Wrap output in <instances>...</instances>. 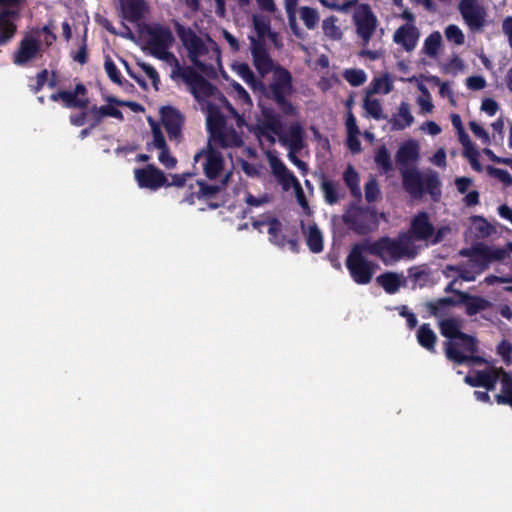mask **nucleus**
I'll return each mask as SVG.
<instances>
[{
    "label": "nucleus",
    "mask_w": 512,
    "mask_h": 512,
    "mask_svg": "<svg viewBox=\"0 0 512 512\" xmlns=\"http://www.w3.org/2000/svg\"><path fill=\"white\" fill-rule=\"evenodd\" d=\"M158 159L159 162L167 169H172L177 164V159L171 155L168 147L160 149Z\"/></svg>",
    "instance_id": "nucleus-57"
},
{
    "label": "nucleus",
    "mask_w": 512,
    "mask_h": 512,
    "mask_svg": "<svg viewBox=\"0 0 512 512\" xmlns=\"http://www.w3.org/2000/svg\"><path fill=\"white\" fill-rule=\"evenodd\" d=\"M419 157V147L414 141H408L402 144L396 153V162L401 169L407 168L409 163L414 162Z\"/></svg>",
    "instance_id": "nucleus-26"
},
{
    "label": "nucleus",
    "mask_w": 512,
    "mask_h": 512,
    "mask_svg": "<svg viewBox=\"0 0 512 512\" xmlns=\"http://www.w3.org/2000/svg\"><path fill=\"white\" fill-rule=\"evenodd\" d=\"M473 224L475 230L481 237H487L491 233V225L487 222V220L482 216H474Z\"/></svg>",
    "instance_id": "nucleus-54"
},
{
    "label": "nucleus",
    "mask_w": 512,
    "mask_h": 512,
    "mask_svg": "<svg viewBox=\"0 0 512 512\" xmlns=\"http://www.w3.org/2000/svg\"><path fill=\"white\" fill-rule=\"evenodd\" d=\"M259 136L274 142L273 135H277L283 143H288L290 152L297 153L303 148V128L299 122L290 124L287 132H284V124L279 113L272 108L262 109V120L256 126Z\"/></svg>",
    "instance_id": "nucleus-2"
},
{
    "label": "nucleus",
    "mask_w": 512,
    "mask_h": 512,
    "mask_svg": "<svg viewBox=\"0 0 512 512\" xmlns=\"http://www.w3.org/2000/svg\"><path fill=\"white\" fill-rule=\"evenodd\" d=\"M253 65L261 77L274 72L276 65L268 53L263 39L250 37Z\"/></svg>",
    "instance_id": "nucleus-17"
},
{
    "label": "nucleus",
    "mask_w": 512,
    "mask_h": 512,
    "mask_svg": "<svg viewBox=\"0 0 512 512\" xmlns=\"http://www.w3.org/2000/svg\"><path fill=\"white\" fill-rule=\"evenodd\" d=\"M477 257L481 258L485 263L492 261H502L508 256L507 250L503 248H490L486 245H478L474 247Z\"/></svg>",
    "instance_id": "nucleus-32"
},
{
    "label": "nucleus",
    "mask_w": 512,
    "mask_h": 512,
    "mask_svg": "<svg viewBox=\"0 0 512 512\" xmlns=\"http://www.w3.org/2000/svg\"><path fill=\"white\" fill-rule=\"evenodd\" d=\"M419 345L430 352H435L437 336L427 323L422 324L417 331Z\"/></svg>",
    "instance_id": "nucleus-33"
},
{
    "label": "nucleus",
    "mask_w": 512,
    "mask_h": 512,
    "mask_svg": "<svg viewBox=\"0 0 512 512\" xmlns=\"http://www.w3.org/2000/svg\"><path fill=\"white\" fill-rule=\"evenodd\" d=\"M455 306H457V299L452 297H443L426 303L428 312L436 318L447 316L450 308Z\"/></svg>",
    "instance_id": "nucleus-29"
},
{
    "label": "nucleus",
    "mask_w": 512,
    "mask_h": 512,
    "mask_svg": "<svg viewBox=\"0 0 512 512\" xmlns=\"http://www.w3.org/2000/svg\"><path fill=\"white\" fill-rule=\"evenodd\" d=\"M18 17L15 10L6 9L0 12V46L7 44L15 35L17 26L12 19Z\"/></svg>",
    "instance_id": "nucleus-22"
},
{
    "label": "nucleus",
    "mask_w": 512,
    "mask_h": 512,
    "mask_svg": "<svg viewBox=\"0 0 512 512\" xmlns=\"http://www.w3.org/2000/svg\"><path fill=\"white\" fill-rule=\"evenodd\" d=\"M435 232V226L430 221V216L427 212H418L410 221L408 231H403L408 237V243L414 241H429Z\"/></svg>",
    "instance_id": "nucleus-13"
},
{
    "label": "nucleus",
    "mask_w": 512,
    "mask_h": 512,
    "mask_svg": "<svg viewBox=\"0 0 512 512\" xmlns=\"http://www.w3.org/2000/svg\"><path fill=\"white\" fill-rule=\"evenodd\" d=\"M364 253H367L364 242L355 243L352 245L345 262L351 278L359 285L369 284L377 268V265L368 260Z\"/></svg>",
    "instance_id": "nucleus-7"
},
{
    "label": "nucleus",
    "mask_w": 512,
    "mask_h": 512,
    "mask_svg": "<svg viewBox=\"0 0 512 512\" xmlns=\"http://www.w3.org/2000/svg\"><path fill=\"white\" fill-rule=\"evenodd\" d=\"M98 112L100 115L98 119L94 120V125H99L104 117H113L121 121L124 119L123 113L112 105L100 106Z\"/></svg>",
    "instance_id": "nucleus-47"
},
{
    "label": "nucleus",
    "mask_w": 512,
    "mask_h": 512,
    "mask_svg": "<svg viewBox=\"0 0 512 512\" xmlns=\"http://www.w3.org/2000/svg\"><path fill=\"white\" fill-rule=\"evenodd\" d=\"M499 109L498 103L492 98H485L481 104V110L489 116H494Z\"/></svg>",
    "instance_id": "nucleus-63"
},
{
    "label": "nucleus",
    "mask_w": 512,
    "mask_h": 512,
    "mask_svg": "<svg viewBox=\"0 0 512 512\" xmlns=\"http://www.w3.org/2000/svg\"><path fill=\"white\" fill-rule=\"evenodd\" d=\"M123 18L129 22L142 19L146 8L144 0H119Z\"/></svg>",
    "instance_id": "nucleus-25"
},
{
    "label": "nucleus",
    "mask_w": 512,
    "mask_h": 512,
    "mask_svg": "<svg viewBox=\"0 0 512 512\" xmlns=\"http://www.w3.org/2000/svg\"><path fill=\"white\" fill-rule=\"evenodd\" d=\"M342 220L349 230L364 236L375 231L379 226L377 212L374 208L350 203L342 215Z\"/></svg>",
    "instance_id": "nucleus-8"
},
{
    "label": "nucleus",
    "mask_w": 512,
    "mask_h": 512,
    "mask_svg": "<svg viewBox=\"0 0 512 512\" xmlns=\"http://www.w3.org/2000/svg\"><path fill=\"white\" fill-rule=\"evenodd\" d=\"M236 71L246 84L255 87L258 83H260L247 63L238 64Z\"/></svg>",
    "instance_id": "nucleus-46"
},
{
    "label": "nucleus",
    "mask_w": 512,
    "mask_h": 512,
    "mask_svg": "<svg viewBox=\"0 0 512 512\" xmlns=\"http://www.w3.org/2000/svg\"><path fill=\"white\" fill-rule=\"evenodd\" d=\"M152 136H153V146L155 148L160 150V149L168 147L163 132L161 131L159 126H157L156 124L152 125Z\"/></svg>",
    "instance_id": "nucleus-59"
},
{
    "label": "nucleus",
    "mask_w": 512,
    "mask_h": 512,
    "mask_svg": "<svg viewBox=\"0 0 512 512\" xmlns=\"http://www.w3.org/2000/svg\"><path fill=\"white\" fill-rule=\"evenodd\" d=\"M470 130L473 132V134L481 139L483 144H488L490 142V137L488 132L477 122L470 121L469 122Z\"/></svg>",
    "instance_id": "nucleus-58"
},
{
    "label": "nucleus",
    "mask_w": 512,
    "mask_h": 512,
    "mask_svg": "<svg viewBox=\"0 0 512 512\" xmlns=\"http://www.w3.org/2000/svg\"><path fill=\"white\" fill-rule=\"evenodd\" d=\"M393 130H404L411 126L414 122V117L410 112V105L406 101H402L398 107L397 113L393 114L389 121Z\"/></svg>",
    "instance_id": "nucleus-27"
},
{
    "label": "nucleus",
    "mask_w": 512,
    "mask_h": 512,
    "mask_svg": "<svg viewBox=\"0 0 512 512\" xmlns=\"http://www.w3.org/2000/svg\"><path fill=\"white\" fill-rule=\"evenodd\" d=\"M160 112L161 120L169 139L179 141L182 136L183 115L172 106H164Z\"/></svg>",
    "instance_id": "nucleus-19"
},
{
    "label": "nucleus",
    "mask_w": 512,
    "mask_h": 512,
    "mask_svg": "<svg viewBox=\"0 0 512 512\" xmlns=\"http://www.w3.org/2000/svg\"><path fill=\"white\" fill-rule=\"evenodd\" d=\"M393 84L388 75L381 78H376L372 82V89L368 93H380L388 94L392 91Z\"/></svg>",
    "instance_id": "nucleus-48"
},
{
    "label": "nucleus",
    "mask_w": 512,
    "mask_h": 512,
    "mask_svg": "<svg viewBox=\"0 0 512 512\" xmlns=\"http://www.w3.org/2000/svg\"><path fill=\"white\" fill-rule=\"evenodd\" d=\"M273 173L282 184L284 189H289L291 186L294 188L300 183L296 176L284 165L283 162L277 160L272 163Z\"/></svg>",
    "instance_id": "nucleus-31"
},
{
    "label": "nucleus",
    "mask_w": 512,
    "mask_h": 512,
    "mask_svg": "<svg viewBox=\"0 0 512 512\" xmlns=\"http://www.w3.org/2000/svg\"><path fill=\"white\" fill-rule=\"evenodd\" d=\"M377 282L388 294H395L400 289L401 277L394 272H385L377 277Z\"/></svg>",
    "instance_id": "nucleus-36"
},
{
    "label": "nucleus",
    "mask_w": 512,
    "mask_h": 512,
    "mask_svg": "<svg viewBox=\"0 0 512 512\" xmlns=\"http://www.w3.org/2000/svg\"><path fill=\"white\" fill-rule=\"evenodd\" d=\"M419 38V31L414 25H402L394 33L393 40L395 43L403 46L410 52L416 45Z\"/></svg>",
    "instance_id": "nucleus-21"
},
{
    "label": "nucleus",
    "mask_w": 512,
    "mask_h": 512,
    "mask_svg": "<svg viewBox=\"0 0 512 512\" xmlns=\"http://www.w3.org/2000/svg\"><path fill=\"white\" fill-rule=\"evenodd\" d=\"M501 382V393L495 395V401L499 405H509L512 408V375L503 368H490L475 371L466 375L464 381L471 387H483L487 391H493L497 382Z\"/></svg>",
    "instance_id": "nucleus-4"
},
{
    "label": "nucleus",
    "mask_w": 512,
    "mask_h": 512,
    "mask_svg": "<svg viewBox=\"0 0 512 512\" xmlns=\"http://www.w3.org/2000/svg\"><path fill=\"white\" fill-rule=\"evenodd\" d=\"M145 33L147 35V48L149 53L159 60H173L176 69L173 70L171 77H181L182 80L189 85L190 92L195 98H199V93L206 95L212 89L211 83L199 74L193 67H180L177 58L169 49L175 42L171 29L159 23L146 25Z\"/></svg>",
    "instance_id": "nucleus-1"
},
{
    "label": "nucleus",
    "mask_w": 512,
    "mask_h": 512,
    "mask_svg": "<svg viewBox=\"0 0 512 512\" xmlns=\"http://www.w3.org/2000/svg\"><path fill=\"white\" fill-rule=\"evenodd\" d=\"M306 244L312 253H320L323 251V236L316 224L308 227Z\"/></svg>",
    "instance_id": "nucleus-38"
},
{
    "label": "nucleus",
    "mask_w": 512,
    "mask_h": 512,
    "mask_svg": "<svg viewBox=\"0 0 512 512\" xmlns=\"http://www.w3.org/2000/svg\"><path fill=\"white\" fill-rule=\"evenodd\" d=\"M139 66L147 75V77L152 81V85L155 88V90H158V86L160 84V77L157 70L152 65L145 62L140 63Z\"/></svg>",
    "instance_id": "nucleus-56"
},
{
    "label": "nucleus",
    "mask_w": 512,
    "mask_h": 512,
    "mask_svg": "<svg viewBox=\"0 0 512 512\" xmlns=\"http://www.w3.org/2000/svg\"><path fill=\"white\" fill-rule=\"evenodd\" d=\"M497 353L506 364L512 363V344L507 340H502L497 346Z\"/></svg>",
    "instance_id": "nucleus-55"
},
{
    "label": "nucleus",
    "mask_w": 512,
    "mask_h": 512,
    "mask_svg": "<svg viewBox=\"0 0 512 512\" xmlns=\"http://www.w3.org/2000/svg\"><path fill=\"white\" fill-rule=\"evenodd\" d=\"M294 93L293 77L285 67L277 64L272 81L268 85L267 97L272 99L285 116H297V108L288 99Z\"/></svg>",
    "instance_id": "nucleus-5"
},
{
    "label": "nucleus",
    "mask_w": 512,
    "mask_h": 512,
    "mask_svg": "<svg viewBox=\"0 0 512 512\" xmlns=\"http://www.w3.org/2000/svg\"><path fill=\"white\" fill-rule=\"evenodd\" d=\"M206 124L209 133L208 140L211 142H213L214 136H220L224 127L228 125L224 115L216 106H209Z\"/></svg>",
    "instance_id": "nucleus-24"
},
{
    "label": "nucleus",
    "mask_w": 512,
    "mask_h": 512,
    "mask_svg": "<svg viewBox=\"0 0 512 512\" xmlns=\"http://www.w3.org/2000/svg\"><path fill=\"white\" fill-rule=\"evenodd\" d=\"M343 180L350 189L351 195L356 199H361V189L359 186V175L352 165H349L343 173Z\"/></svg>",
    "instance_id": "nucleus-37"
},
{
    "label": "nucleus",
    "mask_w": 512,
    "mask_h": 512,
    "mask_svg": "<svg viewBox=\"0 0 512 512\" xmlns=\"http://www.w3.org/2000/svg\"><path fill=\"white\" fill-rule=\"evenodd\" d=\"M253 26L258 35L257 39H263L271 31L269 20L257 15L253 16Z\"/></svg>",
    "instance_id": "nucleus-52"
},
{
    "label": "nucleus",
    "mask_w": 512,
    "mask_h": 512,
    "mask_svg": "<svg viewBox=\"0 0 512 512\" xmlns=\"http://www.w3.org/2000/svg\"><path fill=\"white\" fill-rule=\"evenodd\" d=\"M359 134H347L346 145L353 154L361 151V141L358 138Z\"/></svg>",
    "instance_id": "nucleus-64"
},
{
    "label": "nucleus",
    "mask_w": 512,
    "mask_h": 512,
    "mask_svg": "<svg viewBox=\"0 0 512 512\" xmlns=\"http://www.w3.org/2000/svg\"><path fill=\"white\" fill-rule=\"evenodd\" d=\"M300 18L307 29L313 30L319 22V14L315 8L309 6H302L299 9Z\"/></svg>",
    "instance_id": "nucleus-42"
},
{
    "label": "nucleus",
    "mask_w": 512,
    "mask_h": 512,
    "mask_svg": "<svg viewBox=\"0 0 512 512\" xmlns=\"http://www.w3.org/2000/svg\"><path fill=\"white\" fill-rule=\"evenodd\" d=\"M344 79L354 87L364 84L367 80V75L362 69H346L343 73Z\"/></svg>",
    "instance_id": "nucleus-45"
},
{
    "label": "nucleus",
    "mask_w": 512,
    "mask_h": 512,
    "mask_svg": "<svg viewBox=\"0 0 512 512\" xmlns=\"http://www.w3.org/2000/svg\"><path fill=\"white\" fill-rule=\"evenodd\" d=\"M376 165L385 173L393 170L391 155L385 145L380 146L374 156Z\"/></svg>",
    "instance_id": "nucleus-40"
},
{
    "label": "nucleus",
    "mask_w": 512,
    "mask_h": 512,
    "mask_svg": "<svg viewBox=\"0 0 512 512\" xmlns=\"http://www.w3.org/2000/svg\"><path fill=\"white\" fill-rule=\"evenodd\" d=\"M441 43V34L438 31L431 33L424 41V53L429 57H435L438 54Z\"/></svg>",
    "instance_id": "nucleus-43"
},
{
    "label": "nucleus",
    "mask_w": 512,
    "mask_h": 512,
    "mask_svg": "<svg viewBox=\"0 0 512 512\" xmlns=\"http://www.w3.org/2000/svg\"><path fill=\"white\" fill-rule=\"evenodd\" d=\"M213 144L222 148H239L243 146L242 131H237L233 126L224 127L220 136H214Z\"/></svg>",
    "instance_id": "nucleus-23"
},
{
    "label": "nucleus",
    "mask_w": 512,
    "mask_h": 512,
    "mask_svg": "<svg viewBox=\"0 0 512 512\" xmlns=\"http://www.w3.org/2000/svg\"><path fill=\"white\" fill-rule=\"evenodd\" d=\"M402 184L404 190L413 199H421L425 193H428L434 202L441 198V182L436 173L425 176L415 168L401 169Z\"/></svg>",
    "instance_id": "nucleus-6"
},
{
    "label": "nucleus",
    "mask_w": 512,
    "mask_h": 512,
    "mask_svg": "<svg viewBox=\"0 0 512 512\" xmlns=\"http://www.w3.org/2000/svg\"><path fill=\"white\" fill-rule=\"evenodd\" d=\"M87 88L84 84L78 83L73 91L60 90L50 95L54 102L62 101L66 108L86 109L90 103L87 97Z\"/></svg>",
    "instance_id": "nucleus-15"
},
{
    "label": "nucleus",
    "mask_w": 512,
    "mask_h": 512,
    "mask_svg": "<svg viewBox=\"0 0 512 512\" xmlns=\"http://www.w3.org/2000/svg\"><path fill=\"white\" fill-rule=\"evenodd\" d=\"M458 296L457 306L464 305L468 316H474L491 307V302L481 296L471 295L464 291H455Z\"/></svg>",
    "instance_id": "nucleus-20"
},
{
    "label": "nucleus",
    "mask_w": 512,
    "mask_h": 512,
    "mask_svg": "<svg viewBox=\"0 0 512 512\" xmlns=\"http://www.w3.org/2000/svg\"><path fill=\"white\" fill-rule=\"evenodd\" d=\"M399 315L401 317L406 318L407 326L409 327V329H414L417 326V324H418L417 317L413 312L409 311L407 306H401L399 308Z\"/></svg>",
    "instance_id": "nucleus-61"
},
{
    "label": "nucleus",
    "mask_w": 512,
    "mask_h": 512,
    "mask_svg": "<svg viewBox=\"0 0 512 512\" xmlns=\"http://www.w3.org/2000/svg\"><path fill=\"white\" fill-rule=\"evenodd\" d=\"M337 20L336 16L331 15L322 22L323 33L331 40H340L343 35L341 29L336 25Z\"/></svg>",
    "instance_id": "nucleus-41"
},
{
    "label": "nucleus",
    "mask_w": 512,
    "mask_h": 512,
    "mask_svg": "<svg viewBox=\"0 0 512 512\" xmlns=\"http://www.w3.org/2000/svg\"><path fill=\"white\" fill-rule=\"evenodd\" d=\"M367 254L379 258L385 265L399 262L403 258L413 259L417 255L414 243H408L406 234L400 232L396 238L382 236L375 241L363 240Z\"/></svg>",
    "instance_id": "nucleus-3"
},
{
    "label": "nucleus",
    "mask_w": 512,
    "mask_h": 512,
    "mask_svg": "<svg viewBox=\"0 0 512 512\" xmlns=\"http://www.w3.org/2000/svg\"><path fill=\"white\" fill-rule=\"evenodd\" d=\"M48 81V70L47 69H43L41 70L40 72L37 73L36 75V83L35 85H31V90L34 92V93H38L40 92L44 85L47 83Z\"/></svg>",
    "instance_id": "nucleus-62"
},
{
    "label": "nucleus",
    "mask_w": 512,
    "mask_h": 512,
    "mask_svg": "<svg viewBox=\"0 0 512 512\" xmlns=\"http://www.w3.org/2000/svg\"><path fill=\"white\" fill-rule=\"evenodd\" d=\"M175 30L183 46L188 51V58L191 63L199 70L205 71L206 65L199 58L208 53V48L202 38L190 27H185L178 21H175Z\"/></svg>",
    "instance_id": "nucleus-9"
},
{
    "label": "nucleus",
    "mask_w": 512,
    "mask_h": 512,
    "mask_svg": "<svg viewBox=\"0 0 512 512\" xmlns=\"http://www.w3.org/2000/svg\"><path fill=\"white\" fill-rule=\"evenodd\" d=\"M193 160L201 163L203 173L209 180L217 179L224 170V157L211 140L194 155Z\"/></svg>",
    "instance_id": "nucleus-10"
},
{
    "label": "nucleus",
    "mask_w": 512,
    "mask_h": 512,
    "mask_svg": "<svg viewBox=\"0 0 512 512\" xmlns=\"http://www.w3.org/2000/svg\"><path fill=\"white\" fill-rule=\"evenodd\" d=\"M369 94L364 98V109L365 111L374 119L380 120L384 119L383 109L380 101L378 99H372L369 97Z\"/></svg>",
    "instance_id": "nucleus-44"
},
{
    "label": "nucleus",
    "mask_w": 512,
    "mask_h": 512,
    "mask_svg": "<svg viewBox=\"0 0 512 512\" xmlns=\"http://www.w3.org/2000/svg\"><path fill=\"white\" fill-rule=\"evenodd\" d=\"M452 344V348L466 354H474L477 352V340L474 336L462 333L456 340L444 342L445 355L447 356V348Z\"/></svg>",
    "instance_id": "nucleus-28"
},
{
    "label": "nucleus",
    "mask_w": 512,
    "mask_h": 512,
    "mask_svg": "<svg viewBox=\"0 0 512 512\" xmlns=\"http://www.w3.org/2000/svg\"><path fill=\"white\" fill-rule=\"evenodd\" d=\"M320 189L323 192V196L325 202L329 205L336 204L344 194L339 193V184L326 179L324 176L322 177V181L320 183Z\"/></svg>",
    "instance_id": "nucleus-34"
},
{
    "label": "nucleus",
    "mask_w": 512,
    "mask_h": 512,
    "mask_svg": "<svg viewBox=\"0 0 512 512\" xmlns=\"http://www.w3.org/2000/svg\"><path fill=\"white\" fill-rule=\"evenodd\" d=\"M364 190L365 198L369 203L376 201L381 193L377 181L373 178L366 182Z\"/></svg>",
    "instance_id": "nucleus-53"
},
{
    "label": "nucleus",
    "mask_w": 512,
    "mask_h": 512,
    "mask_svg": "<svg viewBox=\"0 0 512 512\" xmlns=\"http://www.w3.org/2000/svg\"><path fill=\"white\" fill-rule=\"evenodd\" d=\"M42 56V47L38 39L26 35L19 42L17 50L13 53V63L17 66H25L30 61Z\"/></svg>",
    "instance_id": "nucleus-18"
},
{
    "label": "nucleus",
    "mask_w": 512,
    "mask_h": 512,
    "mask_svg": "<svg viewBox=\"0 0 512 512\" xmlns=\"http://www.w3.org/2000/svg\"><path fill=\"white\" fill-rule=\"evenodd\" d=\"M466 85L470 90L479 91L485 88L486 80L483 76H470L466 80Z\"/></svg>",
    "instance_id": "nucleus-60"
},
{
    "label": "nucleus",
    "mask_w": 512,
    "mask_h": 512,
    "mask_svg": "<svg viewBox=\"0 0 512 512\" xmlns=\"http://www.w3.org/2000/svg\"><path fill=\"white\" fill-rule=\"evenodd\" d=\"M487 172L490 176L498 179L505 186H512V176L507 170L496 168L493 166H487Z\"/></svg>",
    "instance_id": "nucleus-51"
},
{
    "label": "nucleus",
    "mask_w": 512,
    "mask_h": 512,
    "mask_svg": "<svg viewBox=\"0 0 512 512\" xmlns=\"http://www.w3.org/2000/svg\"><path fill=\"white\" fill-rule=\"evenodd\" d=\"M269 241L279 247L284 248L287 245V237L283 234V224L278 218H273L268 228Z\"/></svg>",
    "instance_id": "nucleus-35"
},
{
    "label": "nucleus",
    "mask_w": 512,
    "mask_h": 512,
    "mask_svg": "<svg viewBox=\"0 0 512 512\" xmlns=\"http://www.w3.org/2000/svg\"><path fill=\"white\" fill-rule=\"evenodd\" d=\"M353 22L363 46H367L378 26L377 17L371 6L367 3L357 5L353 14Z\"/></svg>",
    "instance_id": "nucleus-11"
},
{
    "label": "nucleus",
    "mask_w": 512,
    "mask_h": 512,
    "mask_svg": "<svg viewBox=\"0 0 512 512\" xmlns=\"http://www.w3.org/2000/svg\"><path fill=\"white\" fill-rule=\"evenodd\" d=\"M104 68H105V71L107 73V76L109 77V79L113 83H116V84H119V85L122 84L121 73L118 70V68L116 67V65L113 62V60L109 56H107L105 58Z\"/></svg>",
    "instance_id": "nucleus-50"
},
{
    "label": "nucleus",
    "mask_w": 512,
    "mask_h": 512,
    "mask_svg": "<svg viewBox=\"0 0 512 512\" xmlns=\"http://www.w3.org/2000/svg\"><path fill=\"white\" fill-rule=\"evenodd\" d=\"M450 347L447 348V359L450 361H453L454 363L461 365L468 362L478 363L481 364L485 360L480 356H474V354H464L461 351H456L454 348H452V344L449 345Z\"/></svg>",
    "instance_id": "nucleus-39"
},
{
    "label": "nucleus",
    "mask_w": 512,
    "mask_h": 512,
    "mask_svg": "<svg viewBox=\"0 0 512 512\" xmlns=\"http://www.w3.org/2000/svg\"><path fill=\"white\" fill-rule=\"evenodd\" d=\"M463 321L457 317L441 319L438 323L440 333L448 341L456 340L463 332L461 331Z\"/></svg>",
    "instance_id": "nucleus-30"
},
{
    "label": "nucleus",
    "mask_w": 512,
    "mask_h": 512,
    "mask_svg": "<svg viewBox=\"0 0 512 512\" xmlns=\"http://www.w3.org/2000/svg\"><path fill=\"white\" fill-rule=\"evenodd\" d=\"M444 34L449 42H453L456 45H462L465 42L464 33L457 25H448L444 30Z\"/></svg>",
    "instance_id": "nucleus-49"
},
{
    "label": "nucleus",
    "mask_w": 512,
    "mask_h": 512,
    "mask_svg": "<svg viewBox=\"0 0 512 512\" xmlns=\"http://www.w3.org/2000/svg\"><path fill=\"white\" fill-rule=\"evenodd\" d=\"M458 10L472 31H480L486 23V10L478 0H460Z\"/></svg>",
    "instance_id": "nucleus-14"
},
{
    "label": "nucleus",
    "mask_w": 512,
    "mask_h": 512,
    "mask_svg": "<svg viewBox=\"0 0 512 512\" xmlns=\"http://www.w3.org/2000/svg\"><path fill=\"white\" fill-rule=\"evenodd\" d=\"M134 177L140 188H146L153 191L167 184V177L164 172L153 164H148L143 168L134 170Z\"/></svg>",
    "instance_id": "nucleus-16"
},
{
    "label": "nucleus",
    "mask_w": 512,
    "mask_h": 512,
    "mask_svg": "<svg viewBox=\"0 0 512 512\" xmlns=\"http://www.w3.org/2000/svg\"><path fill=\"white\" fill-rule=\"evenodd\" d=\"M220 190L221 186L219 185L209 184L205 180H196L194 183L189 184L184 201L190 205L195 204L196 200L206 201L209 208L217 209L221 204L212 202V200L218 195Z\"/></svg>",
    "instance_id": "nucleus-12"
}]
</instances>
